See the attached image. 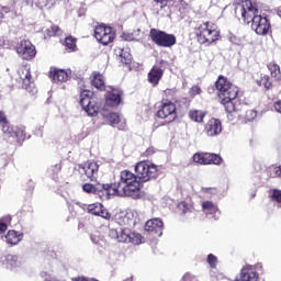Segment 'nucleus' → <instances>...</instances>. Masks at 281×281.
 <instances>
[{
    "label": "nucleus",
    "mask_w": 281,
    "mask_h": 281,
    "mask_svg": "<svg viewBox=\"0 0 281 281\" xmlns=\"http://www.w3.org/2000/svg\"><path fill=\"white\" fill-rule=\"evenodd\" d=\"M272 201H276L277 203H281V190H278V189L272 190Z\"/></svg>",
    "instance_id": "nucleus-40"
},
{
    "label": "nucleus",
    "mask_w": 281,
    "mask_h": 281,
    "mask_svg": "<svg viewBox=\"0 0 281 281\" xmlns=\"http://www.w3.org/2000/svg\"><path fill=\"white\" fill-rule=\"evenodd\" d=\"M214 87L220 104H222L228 113V120H234V116H238V112H236V103H234V101L238 98L240 89L223 75L217 77Z\"/></svg>",
    "instance_id": "nucleus-3"
},
{
    "label": "nucleus",
    "mask_w": 281,
    "mask_h": 281,
    "mask_svg": "<svg viewBox=\"0 0 281 281\" xmlns=\"http://www.w3.org/2000/svg\"><path fill=\"white\" fill-rule=\"evenodd\" d=\"M123 281H133V277H130V278H127V279H125Z\"/></svg>",
    "instance_id": "nucleus-50"
},
{
    "label": "nucleus",
    "mask_w": 281,
    "mask_h": 281,
    "mask_svg": "<svg viewBox=\"0 0 281 281\" xmlns=\"http://www.w3.org/2000/svg\"><path fill=\"white\" fill-rule=\"evenodd\" d=\"M82 190H83V192H86V194H97L103 201H109V199H111V196H112L111 184H109V183H106V184L85 183L82 186Z\"/></svg>",
    "instance_id": "nucleus-11"
},
{
    "label": "nucleus",
    "mask_w": 281,
    "mask_h": 281,
    "mask_svg": "<svg viewBox=\"0 0 281 281\" xmlns=\"http://www.w3.org/2000/svg\"><path fill=\"white\" fill-rule=\"evenodd\" d=\"M235 13L240 14L244 23L249 25L259 36H266L271 30L269 19L258 15V5L251 0H241L235 8Z\"/></svg>",
    "instance_id": "nucleus-1"
},
{
    "label": "nucleus",
    "mask_w": 281,
    "mask_h": 281,
    "mask_svg": "<svg viewBox=\"0 0 281 281\" xmlns=\"http://www.w3.org/2000/svg\"><path fill=\"white\" fill-rule=\"evenodd\" d=\"M194 35L200 45H212L216 41H221V30L218 25L206 21L194 27Z\"/></svg>",
    "instance_id": "nucleus-4"
},
{
    "label": "nucleus",
    "mask_w": 281,
    "mask_h": 281,
    "mask_svg": "<svg viewBox=\"0 0 281 281\" xmlns=\"http://www.w3.org/2000/svg\"><path fill=\"white\" fill-rule=\"evenodd\" d=\"M183 281H196V277H194L192 273L187 272L183 277H182Z\"/></svg>",
    "instance_id": "nucleus-43"
},
{
    "label": "nucleus",
    "mask_w": 281,
    "mask_h": 281,
    "mask_svg": "<svg viewBox=\"0 0 281 281\" xmlns=\"http://www.w3.org/2000/svg\"><path fill=\"white\" fill-rule=\"evenodd\" d=\"M4 18H5V15H3V12L0 11V25H1V23H3Z\"/></svg>",
    "instance_id": "nucleus-49"
},
{
    "label": "nucleus",
    "mask_w": 281,
    "mask_h": 281,
    "mask_svg": "<svg viewBox=\"0 0 281 281\" xmlns=\"http://www.w3.org/2000/svg\"><path fill=\"white\" fill-rule=\"evenodd\" d=\"M149 38L158 47H173L177 45V36L158 29H150Z\"/></svg>",
    "instance_id": "nucleus-6"
},
{
    "label": "nucleus",
    "mask_w": 281,
    "mask_h": 281,
    "mask_svg": "<svg viewBox=\"0 0 281 281\" xmlns=\"http://www.w3.org/2000/svg\"><path fill=\"white\" fill-rule=\"evenodd\" d=\"M64 45L69 52H78V38L69 35L65 38Z\"/></svg>",
    "instance_id": "nucleus-27"
},
{
    "label": "nucleus",
    "mask_w": 281,
    "mask_h": 281,
    "mask_svg": "<svg viewBox=\"0 0 281 281\" xmlns=\"http://www.w3.org/2000/svg\"><path fill=\"white\" fill-rule=\"evenodd\" d=\"M204 133L207 137H216L223 133V123L218 119H211L204 126Z\"/></svg>",
    "instance_id": "nucleus-17"
},
{
    "label": "nucleus",
    "mask_w": 281,
    "mask_h": 281,
    "mask_svg": "<svg viewBox=\"0 0 281 281\" xmlns=\"http://www.w3.org/2000/svg\"><path fill=\"white\" fill-rule=\"evenodd\" d=\"M178 207L180 211H182V214H188L190 212V206L188 205V202L183 201L178 204Z\"/></svg>",
    "instance_id": "nucleus-41"
},
{
    "label": "nucleus",
    "mask_w": 281,
    "mask_h": 281,
    "mask_svg": "<svg viewBox=\"0 0 281 281\" xmlns=\"http://www.w3.org/2000/svg\"><path fill=\"white\" fill-rule=\"evenodd\" d=\"M155 153H157V148L150 146L145 151H143L140 154V157L148 159V157H153V155H155Z\"/></svg>",
    "instance_id": "nucleus-36"
},
{
    "label": "nucleus",
    "mask_w": 281,
    "mask_h": 281,
    "mask_svg": "<svg viewBox=\"0 0 281 281\" xmlns=\"http://www.w3.org/2000/svg\"><path fill=\"white\" fill-rule=\"evenodd\" d=\"M202 210H207L209 212H214V210H216V206L214 205V202L205 201L202 203Z\"/></svg>",
    "instance_id": "nucleus-37"
},
{
    "label": "nucleus",
    "mask_w": 281,
    "mask_h": 281,
    "mask_svg": "<svg viewBox=\"0 0 281 281\" xmlns=\"http://www.w3.org/2000/svg\"><path fill=\"white\" fill-rule=\"evenodd\" d=\"M192 159L199 166H221L223 164V157L212 153H195Z\"/></svg>",
    "instance_id": "nucleus-12"
},
{
    "label": "nucleus",
    "mask_w": 281,
    "mask_h": 281,
    "mask_svg": "<svg viewBox=\"0 0 281 281\" xmlns=\"http://www.w3.org/2000/svg\"><path fill=\"white\" fill-rule=\"evenodd\" d=\"M161 100H167V102L177 101V89L168 88L164 91V98Z\"/></svg>",
    "instance_id": "nucleus-31"
},
{
    "label": "nucleus",
    "mask_w": 281,
    "mask_h": 281,
    "mask_svg": "<svg viewBox=\"0 0 281 281\" xmlns=\"http://www.w3.org/2000/svg\"><path fill=\"white\" fill-rule=\"evenodd\" d=\"M256 117H258L256 110H247L246 113L240 116L241 124H249V122H254Z\"/></svg>",
    "instance_id": "nucleus-28"
},
{
    "label": "nucleus",
    "mask_w": 281,
    "mask_h": 281,
    "mask_svg": "<svg viewBox=\"0 0 281 281\" xmlns=\"http://www.w3.org/2000/svg\"><path fill=\"white\" fill-rule=\"evenodd\" d=\"M258 87H263L266 91H269L271 87H273V83L271 82V78L269 75H263L260 77L259 80H257Z\"/></svg>",
    "instance_id": "nucleus-30"
},
{
    "label": "nucleus",
    "mask_w": 281,
    "mask_h": 281,
    "mask_svg": "<svg viewBox=\"0 0 281 281\" xmlns=\"http://www.w3.org/2000/svg\"><path fill=\"white\" fill-rule=\"evenodd\" d=\"M122 95H124V92L122 91V89L112 88L105 94L106 106H111V108L120 106V103L122 102Z\"/></svg>",
    "instance_id": "nucleus-18"
},
{
    "label": "nucleus",
    "mask_w": 281,
    "mask_h": 281,
    "mask_svg": "<svg viewBox=\"0 0 281 281\" xmlns=\"http://www.w3.org/2000/svg\"><path fill=\"white\" fill-rule=\"evenodd\" d=\"M95 41L106 47V45H111L113 41H115V31L113 27L108 26L106 24H99L94 27L93 34Z\"/></svg>",
    "instance_id": "nucleus-9"
},
{
    "label": "nucleus",
    "mask_w": 281,
    "mask_h": 281,
    "mask_svg": "<svg viewBox=\"0 0 281 281\" xmlns=\"http://www.w3.org/2000/svg\"><path fill=\"white\" fill-rule=\"evenodd\" d=\"M164 63L166 61L160 60L159 64L154 65L147 74V80L149 85H151V87H158L161 78H164L165 70L161 68V65H164Z\"/></svg>",
    "instance_id": "nucleus-15"
},
{
    "label": "nucleus",
    "mask_w": 281,
    "mask_h": 281,
    "mask_svg": "<svg viewBox=\"0 0 281 281\" xmlns=\"http://www.w3.org/2000/svg\"><path fill=\"white\" fill-rule=\"evenodd\" d=\"M120 58L123 65H131V54L124 52V49L121 50Z\"/></svg>",
    "instance_id": "nucleus-35"
},
{
    "label": "nucleus",
    "mask_w": 281,
    "mask_h": 281,
    "mask_svg": "<svg viewBox=\"0 0 281 281\" xmlns=\"http://www.w3.org/2000/svg\"><path fill=\"white\" fill-rule=\"evenodd\" d=\"M79 104L82 106L83 111L90 115V117H98V113H100V105H98V102L93 100V92L90 90H81Z\"/></svg>",
    "instance_id": "nucleus-8"
},
{
    "label": "nucleus",
    "mask_w": 281,
    "mask_h": 281,
    "mask_svg": "<svg viewBox=\"0 0 281 281\" xmlns=\"http://www.w3.org/2000/svg\"><path fill=\"white\" fill-rule=\"evenodd\" d=\"M268 69L270 71L272 78H276L277 80H281L280 66L278 64H276V61H270L268 64Z\"/></svg>",
    "instance_id": "nucleus-29"
},
{
    "label": "nucleus",
    "mask_w": 281,
    "mask_h": 281,
    "mask_svg": "<svg viewBox=\"0 0 281 281\" xmlns=\"http://www.w3.org/2000/svg\"><path fill=\"white\" fill-rule=\"evenodd\" d=\"M8 245H19L23 240V234H19L15 231H9L5 235Z\"/></svg>",
    "instance_id": "nucleus-25"
},
{
    "label": "nucleus",
    "mask_w": 281,
    "mask_h": 281,
    "mask_svg": "<svg viewBox=\"0 0 281 281\" xmlns=\"http://www.w3.org/2000/svg\"><path fill=\"white\" fill-rule=\"evenodd\" d=\"M48 78L53 80V82H67V80H69V72L65 69L52 67L48 71Z\"/></svg>",
    "instance_id": "nucleus-22"
},
{
    "label": "nucleus",
    "mask_w": 281,
    "mask_h": 281,
    "mask_svg": "<svg viewBox=\"0 0 281 281\" xmlns=\"http://www.w3.org/2000/svg\"><path fill=\"white\" fill-rule=\"evenodd\" d=\"M3 11H4V12H9L8 8H3Z\"/></svg>",
    "instance_id": "nucleus-51"
},
{
    "label": "nucleus",
    "mask_w": 281,
    "mask_h": 281,
    "mask_svg": "<svg viewBox=\"0 0 281 281\" xmlns=\"http://www.w3.org/2000/svg\"><path fill=\"white\" fill-rule=\"evenodd\" d=\"M15 52L23 60H32L36 56V46L27 40H22L16 44Z\"/></svg>",
    "instance_id": "nucleus-13"
},
{
    "label": "nucleus",
    "mask_w": 281,
    "mask_h": 281,
    "mask_svg": "<svg viewBox=\"0 0 281 281\" xmlns=\"http://www.w3.org/2000/svg\"><path fill=\"white\" fill-rule=\"evenodd\" d=\"M108 122H110L111 126H115V124H120L121 119H120V114L112 112L108 115H105Z\"/></svg>",
    "instance_id": "nucleus-32"
},
{
    "label": "nucleus",
    "mask_w": 281,
    "mask_h": 281,
    "mask_svg": "<svg viewBox=\"0 0 281 281\" xmlns=\"http://www.w3.org/2000/svg\"><path fill=\"white\" fill-rule=\"evenodd\" d=\"M273 172L278 179H281V166L274 167Z\"/></svg>",
    "instance_id": "nucleus-44"
},
{
    "label": "nucleus",
    "mask_w": 281,
    "mask_h": 281,
    "mask_svg": "<svg viewBox=\"0 0 281 281\" xmlns=\"http://www.w3.org/2000/svg\"><path fill=\"white\" fill-rule=\"evenodd\" d=\"M203 90L199 86H192L189 90L190 98H196V95H201Z\"/></svg>",
    "instance_id": "nucleus-33"
},
{
    "label": "nucleus",
    "mask_w": 281,
    "mask_h": 281,
    "mask_svg": "<svg viewBox=\"0 0 281 281\" xmlns=\"http://www.w3.org/2000/svg\"><path fill=\"white\" fill-rule=\"evenodd\" d=\"M207 263L211 269H216V265H218V258L214 256V254L207 255Z\"/></svg>",
    "instance_id": "nucleus-34"
},
{
    "label": "nucleus",
    "mask_w": 281,
    "mask_h": 281,
    "mask_svg": "<svg viewBox=\"0 0 281 281\" xmlns=\"http://www.w3.org/2000/svg\"><path fill=\"white\" fill-rule=\"evenodd\" d=\"M179 5L183 9V10H186V8H188V2H186V0H179Z\"/></svg>",
    "instance_id": "nucleus-47"
},
{
    "label": "nucleus",
    "mask_w": 281,
    "mask_h": 281,
    "mask_svg": "<svg viewBox=\"0 0 281 281\" xmlns=\"http://www.w3.org/2000/svg\"><path fill=\"white\" fill-rule=\"evenodd\" d=\"M207 190H210V189H205V192H207Z\"/></svg>",
    "instance_id": "nucleus-52"
},
{
    "label": "nucleus",
    "mask_w": 281,
    "mask_h": 281,
    "mask_svg": "<svg viewBox=\"0 0 281 281\" xmlns=\"http://www.w3.org/2000/svg\"><path fill=\"white\" fill-rule=\"evenodd\" d=\"M78 172L80 175L81 181H97L98 172H100V165H98L94 160H88L81 165H78ZM87 177V179H85Z\"/></svg>",
    "instance_id": "nucleus-10"
},
{
    "label": "nucleus",
    "mask_w": 281,
    "mask_h": 281,
    "mask_svg": "<svg viewBox=\"0 0 281 281\" xmlns=\"http://www.w3.org/2000/svg\"><path fill=\"white\" fill-rule=\"evenodd\" d=\"M205 115H207V112L203 110H191L189 112V119L191 120V122H196L198 124H203Z\"/></svg>",
    "instance_id": "nucleus-24"
},
{
    "label": "nucleus",
    "mask_w": 281,
    "mask_h": 281,
    "mask_svg": "<svg viewBox=\"0 0 281 281\" xmlns=\"http://www.w3.org/2000/svg\"><path fill=\"white\" fill-rule=\"evenodd\" d=\"M175 0H154V3H157V5H160L161 9L167 8L168 3H172Z\"/></svg>",
    "instance_id": "nucleus-42"
},
{
    "label": "nucleus",
    "mask_w": 281,
    "mask_h": 281,
    "mask_svg": "<svg viewBox=\"0 0 281 281\" xmlns=\"http://www.w3.org/2000/svg\"><path fill=\"white\" fill-rule=\"evenodd\" d=\"M145 232L149 234H157V236H162L164 234V221L161 218H151L145 224Z\"/></svg>",
    "instance_id": "nucleus-21"
},
{
    "label": "nucleus",
    "mask_w": 281,
    "mask_h": 281,
    "mask_svg": "<svg viewBox=\"0 0 281 281\" xmlns=\"http://www.w3.org/2000/svg\"><path fill=\"white\" fill-rule=\"evenodd\" d=\"M88 214H92L93 216H101L105 221H111V213L102 205V203H93L89 204Z\"/></svg>",
    "instance_id": "nucleus-20"
},
{
    "label": "nucleus",
    "mask_w": 281,
    "mask_h": 281,
    "mask_svg": "<svg viewBox=\"0 0 281 281\" xmlns=\"http://www.w3.org/2000/svg\"><path fill=\"white\" fill-rule=\"evenodd\" d=\"M18 76L22 80V89H25L29 93H36V85L32 80V71L27 66H23L18 70Z\"/></svg>",
    "instance_id": "nucleus-14"
},
{
    "label": "nucleus",
    "mask_w": 281,
    "mask_h": 281,
    "mask_svg": "<svg viewBox=\"0 0 281 281\" xmlns=\"http://www.w3.org/2000/svg\"><path fill=\"white\" fill-rule=\"evenodd\" d=\"M7 260H13L14 262H16V256H14V255H8V256H7Z\"/></svg>",
    "instance_id": "nucleus-48"
},
{
    "label": "nucleus",
    "mask_w": 281,
    "mask_h": 281,
    "mask_svg": "<svg viewBox=\"0 0 281 281\" xmlns=\"http://www.w3.org/2000/svg\"><path fill=\"white\" fill-rule=\"evenodd\" d=\"M177 113V104L172 101L161 100L160 104L158 105V110L156 112V117L159 120H165L167 124L175 122L178 117Z\"/></svg>",
    "instance_id": "nucleus-7"
},
{
    "label": "nucleus",
    "mask_w": 281,
    "mask_h": 281,
    "mask_svg": "<svg viewBox=\"0 0 281 281\" xmlns=\"http://www.w3.org/2000/svg\"><path fill=\"white\" fill-rule=\"evenodd\" d=\"M134 171L142 184L155 181L159 177V167L150 160H140L135 164Z\"/></svg>",
    "instance_id": "nucleus-5"
},
{
    "label": "nucleus",
    "mask_w": 281,
    "mask_h": 281,
    "mask_svg": "<svg viewBox=\"0 0 281 281\" xmlns=\"http://www.w3.org/2000/svg\"><path fill=\"white\" fill-rule=\"evenodd\" d=\"M8 231V224L0 222V234Z\"/></svg>",
    "instance_id": "nucleus-46"
},
{
    "label": "nucleus",
    "mask_w": 281,
    "mask_h": 281,
    "mask_svg": "<svg viewBox=\"0 0 281 281\" xmlns=\"http://www.w3.org/2000/svg\"><path fill=\"white\" fill-rule=\"evenodd\" d=\"M0 124L2 125V131H5V126H8V116H5V112L0 110Z\"/></svg>",
    "instance_id": "nucleus-38"
},
{
    "label": "nucleus",
    "mask_w": 281,
    "mask_h": 281,
    "mask_svg": "<svg viewBox=\"0 0 281 281\" xmlns=\"http://www.w3.org/2000/svg\"><path fill=\"white\" fill-rule=\"evenodd\" d=\"M111 189L110 192L112 196H128L130 199H142L144 193L142 189L144 184H142V180L137 177V173H133V171L125 169L120 172V181L110 183Z\"/></svg>",
    "instance_id": "nucleus-2"
},
{
    "label": "nucleus",
    "mask_w": 281,
    "mask_h": 281,
    "mask_svg": "<svg viewBox=\"0 0 281 281\" xmlns=\"http://www.w3.org/2000/svg\"><path fill=\"white\" fill-rule=\"evenodd\" d=\"M108 236L110 238H112V240H117L119 241L120 232H117V229L111 228V229H109Z\"/></svg>",
    "instance_id": "nucleus-39"
},
{
    "label": "nucleus",
    "mask_w": 281,
    "mask_h": 281,
    "mask_svg": "<svg viewBox=\"0 0 281 281\" xmlns=\"http://www.w3.org/2000/svg\"><path fill=\"white\" fill-rule=\"evenodd\" d=\"M134 221L135 215H133V212L121 211L114 215V223L121 227H130V225H133Z\"/></svg>",
    "instance_id": "nucleus-19"
},
{
    "label": "nucleus",
    "mask_w": 281,
    "mask_h": 281,
    "mask_svg": "<svg viewBox=\"0 0 281 281\" xmlns=\"http://www.w3.org/2000/svg\"><path fill=\"white\" fill-rule=\"evenodd\" d=\"M45 38H52V36H63V29L60 26L53 24L49 29L44 32Z\"/></svg>",
    "instance_id": "nucleus-26"
},
{
    "label": "nucleus",
    "mask_w": 281,
    "mask_h": 281,
    "mask_svg": "<svg viewBox=\"0 0 281 281\" xmlns=\"http://www.w3.org/2000/svg\"><path fill=\"white\" fill-rule=\"evenodd\" d=\"M91 85L98 91H106V83L104 82V76L98 71L92 72Z\"/></svg>",
    "instance_id": "nucleus-23"
},
{
    "label": "nucleus",
    "mask_w": 281,
    "mask_h": 281,
    "mask_svg": "<svg viewBox=\"0 0 281 281\" xmlns=\"http://www.w3.org/2000/svg\"><path fill=\"white\" fill-rule=\"evenodd\" d=\"M117 243H131L132 245H142V235L139 233H133L128 228H123L119 233Z\"/></svg>",
    "instance_id": "nucleus-16"
},
{
    "label": "nucleus",
    "mask_w": 281,
    "mask_h": 281,
    "mask_svg": "<svg viewBox=\"0 0 281 281\" xmlns=\"http://www.w3.org/2000/svg\"><path fill=\"white\" fill-rule=\"evenodd\" d=\"M273 108L277 113H281V101H276Z\"/></svg>",
    "instance_id": "nucleus-45"
}]
</instances>
